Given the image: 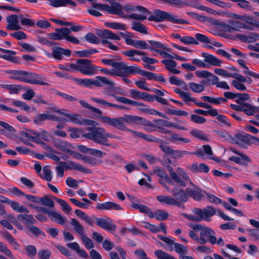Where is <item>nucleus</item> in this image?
Masks as SVG:
<instances>
[{
	"instance_id": "1",
	"label": "nucleus",
	"mask_w": 259,
	"mask_h": 259,
	"mask_svg": "<svg viewBox=\"0 0 259 259\" xmlns=\"http://www.w3.org/2000/svg\"><path fill=\"white\" fill-rule=\"evenodd\" d=\"M94 7L111 14L116 15L120 18L127 19L144 20L150 14L145 8L140 6L126 4L122 6L119 3H112L110 6L106 4H95Z\"/></svg>"
},
{
	"instance_id": "2",
	"label": "nucleus",
	"mask_w": 259,
	"mask_h": 259,
	"mask_svg": "<svg viewBox=\"0 0 259 259\" xmlns=\"http://www.w3.org/2000/svg\"><path fill=\"white\" fill-rule=\"evenodd\" d=\"M135 115L125 114L122 117L117 118H111L106 116L100 117L101 121L104 123L112 126L116 129L124 132L132 133L135 137L142 138L148 142L159 143L160 140L152 135H147L142 132H138L128 128L127 124H134L135 122Z\"/></svg>"
},
{
	"instance_id": "3",
	"label": "nucleus",
	"mask_w": 259,
	"mask_h": 259,
	"mask_svg": "<svg viewBox=\"0 0 259 259\" xmlns=\"http://www.w3.org/2000/svg\"><path fill=\"white\" fill-rule=\"evenodd\" d=\"M89 133H85L83 137L93 141L99 145L115 148L114 146L108 142V139H116L117 137L106 132V130L101 127H92L88 128Z\"/></svg>"
},
{
	"instance_id": "4",
	"label": "nucleus",
	"mask_w": 259,
	"mask_h": 259,
	"mask_svg": "<svg viewBox=\"0 0 259 259\" xmlns=\"http://www.w3.org/2000/svg\"><path fill=\"white\" fill-rule=\"evenodd\" d=\"M81 86L92 88L93 86L104 87V92L111 96H114L115 94L123 95L124 91L118 87H115L113 82H78Z\"/></svg>"
},
{
	"instance_id": "5",
	"label": "nucleus",
	"mask_w": 259,
	"mask_h": 259,
	"mask_svg": "<svg viewBox=\"0 0 259 259\" xmlns=\"http://www.w3.org/2000/svg\"><path fill=\"white\" fill-rule=\"evenodd\" d=\"M190 228L194 231L199 232L201 244L209 242L211 244H215V233L211 228L200 224H191Z\"/></svg>"
},
{
	"instance_id": "6",
	"label": "nucleus",
	"mask_w": 259,
	"mask_h": 259,
	"mask_svg": "<svg viewBox=\"0 0 259 259\" xmlns=\"http://www.w3.org/2000/svg\"><path fill=\"white\" fill-rule=\"evenodd\" d=\"M9 78L21 81H39L42 78L36 73L32 72H26L22 70H10L8 71Z\"/></svg>"
},
{
	"instance_id": "7",
	"label": "nucleus",
	"mask_w": 259,
	"mask_h": 259,
	"mask_svg": "<svg viewBox=\"0 0 259 259\" xmlns=\"http://www.w3.org/2000/svg\"><path fill=\"white\" fill-rule=\"evenodd\" d=\"M74 71L90 76L94 75L98 70V67L92 63V60L85 59H77L74 63Z\"/></svg>"
},
{
	"instance_id": "8",
	"label": "nucleus",
	"mask_w": 259,
	"mask_h": 259,
	"mask_svg": "<svg viewBox=\"0 0 259 259\" xmlns=\"http://www.w3.org/2000/svg\"><path fill=\"white\" fill-rule=\"evenodd\" d=\"M201 56L204 58V61L195 58L192 60V63L199 68H206V63L213 66H222L223 61L218 59L214 56L207 53H202Z\"/></svg>"
},
{
	"instance_id": "9",
	"label": "nucleus",
	"mask_w": 259,
	"mask_h": 259,
	"mask_svg": "<svg viewBox=\"0 0 259 259\" xmlns=\"http://www.w3.org/2000/svg\"><path fill=\"white\" fill-rule=\"evenodd\" d=\"M139 74L146 77L148 80H154L155 81H165L162 74H155L140 69L137 65L129 66L127 73L126 78L130 75Z\"/></svg>"
},
{
	"instance_id": "10",
	"label": "nucleus",
	"mask_w": 259,
	"mask_h": 259,
	"mask_svg": "<svg viewBox=\"0 0 259 259\" xmlns=\"http://www.w3.org/2000/svg\"><path fill=\"white\" fill-rule=\"evenodd\" d=\"M139 74L146 77L148 80H154L155 81H165L162 74H155L140 69L137 65L129 66L127 73L126 78L130 75Z\"/></svg>"
},
{
	"instance_id": "11",
	"label": "nucleus",
	"mask_w": 259,
	"mask_h": 259,
	"mask_svg": "<svg viewBox=\"0 0 259 259\" xmlns=\"http://www.w3.org/2000/svg\"><path fill=\"white\" fill-rule=\"evenodd\" d=\"M214 72L223 77L233 78L237 81H246V78L239 73L238 70L234 66H231L226 69L217 68L214 69Z\"/></svg>"
},
{
	"instance_id": "12",
	"label": "nucleus",
	"mask_w": 259,
	"mask_h": 259,
	"mask_svg": "<svg viewBox=\"0 0 259 259\" xmlns=\"http://www.w3.org/2000/svg\"><path fill=\"white\" fill-rule=\"evenodd\" d=\"M119 34L124 39L126 44L128 45L143 50L148 49L151 51L154 50V48L148 46L145 41L132 39L131 38V33L129 32H126V33L119 32Z\"/></svg>"
},
{
	"instance_id": "13",
	"label": "nucleus",
	"mask_w": 259,
	"mask_h": 259,
	"mask_svg": "<svg viewBox=\"0 0 259 259\" xmlns=\"http://www.w3.org/2000/svg\"><path fill=\"white\" fill-rule=\"evenodd\" d=\"M229 24L227 25L226 28L231 33H233L235 31H240L241 29L254 30V27L250 26V25L238 20H230L229 21Z\"/></svg>"
},
{
	"instance_id": "14",
	"label": "nucleus",
	"mask_w": 259,
	"mask_h": 259,
	"mask_svg": "<svg viewBox=\"0 0 259 259\" xmlns=\"http://www.w3.org/2000/svg\"><path fill=\"white\" fill-rule=\"evenodd\" d=\"M101 62L105 65L110 66L113 68L112 70H116L117 72H122L123 75L126 76V73L128 68V66L125 62H115L112 59H103Z\"/></svg>"
},
{
	"instance_id": "15",
	"label": "nucleus",
	"mask_w": 259,
	"mask_h": 259,
	"mask_svg": "<svg viewBox=\"0 0 259 259\" xmlns=\"http://www.w3.org/2000/svg\"><path fill=\"white\" fill-rule=\"evenodd\" d=\"M192 211L194 213L199 216L201 220L209 221V218L215 213V208L211 206H207L203 209L194 208Z\"/></svg>"
},
{
	"instance_id": "16",
	"label": "nucleus",
	"mask_w": 259,
	"mask_h": 259,
	"mask_svg": "<svg viewBox=\"0 0 259 259\" xmlns=\"http://www.w3.org/2000/svg\"><path fill=\"white\" fill-rule=\"evenodd\" d=\"M171 193L173 195L175 199L177 200L179 203V205H175V206L179 207L182 206L184 208V206L181 205V203H185L188 200L186 190L184 191L181 188L175 187L171 190Z\"/></svg>"
},
{
	"instance_id": "17",
	"label": "nucleus",
	"mask_w": 259,
	"mask_h": 259,
	"mask_svg": "<svg viewBox=\"0 0 259 259\" xmlns=\"http://www.w3.org/2000/svg\"><path fill=\"white\" fill-rule=\"evenodd\" d=\"M189 182L192 187L186 188L187 197H192L196 201L201 200L203 198H204V192L201 191V190L196 185L194 184L191 181Z\"/></svg>"
},
{
	"instance_id": "18",
	"label": "nucleus",
	"mask_w": 259,
	"mask_h": 259,
	"mask_svg": "<svg viewBox=\"0 0 259 259\" xmlns=\"http://www.w3.org/2000/svg\"><path fill=\"white\" fill-rule=\"evenodd\" d=\"M134 123L143 125V129L147 132L152 133L157 131L156 124L142 117L135 116Z\"/></svg>"
},
{
	"instance_id": "19",
	"label": "nucleus",
	"mask_w": 259,
	"mask_h": 259,
	"mask_svg": "<svg viewBox=\"0 0 259 259\" xmlns=\"http://www.w3.org/2000/svg\"><path fill=\"white\" fill-rule=\"evenodd\" d=\"M35 136V132L32 130H27L22 131L20 133V138L21 141L25 144L28 146H32L31 142L36 143L37 139Z\"/></svg>"
},
{
	"instance_id": "20",
	"label": "nucleus",
	"mask_w": 259,
	"mask_h": 259,
	"mask_svg": "<svg viewBox=\"0 0 259 259\" xmlns=\"http://www.w3.org/2000/svg\"><path fill=\"white\" fill-rule=\"evenodd\" d=\"M96 225L106 231H115L116 229V225L110 218H107V219L97 218Z\"/></svg>"
},
{
	"instance_id": "21",
	"label": "nucleus",
	"mask_w": 259,
	"mask_h": 259,
	"mask_svg": "<svg viewBox=\"0 0 259 259\" xmlns=\"http://www.w3.org/2000/svg\"><path fill=\"white\" fill-rule=\"evenodd\" d=\"M96 208L101 210H120L122 209L120 205L112 201L98 203L96 205Z\"/></svg>"
},
{
	"instance_id": "22",
	"label": "nucleus",
	"mask_w": 259,
	"mask_h": 259,
	"mask_svg": "<svg viewBox=\"0 0 259 259\" xmlns=\"http://www.w3.org/2000/svg\"><path fill=\"white\" fill-rule=\"evenodd\" d=\"M68 33H70V30L68 28L64 27L60 29H57L56 32H52L48 34V37L54 40H61L65 39V36Z\"/></svg>"
},
{
	"instance_id": "23",
	"label": "nucleus",
	"mask_w": 259,
	"mask_h": 259,
	"mask_svg": "<svg viewBox=\"0 0 259 259\" xmlns=\"http://www.w3.org/2000/svg\"><path fill=\"white\" fill-rule=\"evenodd\" d=\"M238 64L243 68L242 72L246 77H252L255 80H259V73L254 72L250 70L246 65L244 60L240 59L237 61Z\"/></svg>"
},
{
	"instance_id": "24",
	"label": "nucleus",
	"mask_w": 259,
	"mask_h": 259,
	"mask_svg": "<svg viewBox=\"0 0 259 259\" xmlns=\"http://www.w3.org/2000/svg\"><path fill=\"white\" fill-rule=\"evenodd\" d=\"M8 24L6 28L10 30H18L21 28L19 24L18 17L16 15H12L7 18Z\"/></svg>"
},
{
	"instance_id": "25",
	"label": "nucleus",
	"mask_w": 259,
	"mask_h": 259,
	"mask_svg": "<svg viewBox=\"0 0 259 259\" xmlns=\"http://www.w3.org/2000/svg\"><path fill=\"white\" fill-rule=\"evenodd\" d=\"M97 34L99 36L105 39H110L116 40H119L121 39L120 36V35H119V33L118 34H116L111 30L108 29L99 30L97 32Z\"/></svg>"
},
{
	"instance_id": "26",
	"label": "nucleus",
	"mask_w": 259,
	"mask_h": 259,
	"mask_svg": "<svg viewBox=\"0 0 259 259\" xmlns=\"http://www.w3.org/2000/svg\"><path fill=\"white\" fill-rule=\"evenodd\" d=\"M194 74L198 78L206 79L208 81H218L219 80L218 76L206 70L196 71Z\"/></svg>"
},
{
	"instance_id": "27",
	"label": "nucleus",
	"mask_w": 259,
	"mask_h": 259,
	"mask_svg": "<svg viewBox=\"0 0 259 259\" xmlns=\"http://www.w3.org/2000/svg\"><path fill=\"white\" fill-rule=\"evenodd\" d=\"M224 15L228 17L234 18L236 19L240 20L248 24L251 23V20H253V18L251 16L246 14L240 15L231 12H225Z\"/></svg>"
},
{
	"instance_id": "28",
	"label": "nucleus",
	"mask_w": 259,
	"mask_h": 259,
	"mask_svg": "<svg viewBox=\"0 0 259 259\" xmlns=\"http://www.w3.org/2000/svg\"><path fill=\"white\" fill-rule=\"evenodd\" d=\"M248 135L238 133L232 137V141L231 143L236 144L240 146H243L245 144L248 142Z\"/></svg>"
},
{
	"instance_id": "29",
	"label": "nucleus",
	"mask_w": 259,
	"mask_h": 259,
	"mask_svg": "<svg viewBox=\"0 0 259 259\" xmlns=\"http://www.w3.org/2000/svg\"><path fill=\"white\" fill-rule=\"evenodd\" d=\"M48 215L52 221L61 225H63L66 221L65 217H63L55 210H50Z\"/></svg>"
},
{
	"instance_id": "30",
	"label": "nucleus",
	"mask_w": 259,
	"mask_h": 259,
	"mask_svg": "<svg viewBox=\"0 0 259 259\" xmlns=\"http://www.w3.org/2000/svg\"><path fill=\"white\" fill-rule=\"evenodd\" d=\"M63 55L69 57L71 55V51L60 47H56L53 49L52 51V55L54 58L58 60H61L62 58Z\"/></svg>"
},
{
	"instance_id": "31",
	"label": "nucleus",
	"mask_w": 259,
	"mask_h": 259,
	"mask_svg": "<svg viewBox=\"0 0 259 259\" xmlns=\"http://www.w3.org/2000/svg\"><path fill=\"white\" fill-rule=\"evenodd\" d=\"M188 168L193 172L207 173L209 170V166L204 163L198 164L197 163H193L191 165L188 166Z\"/></svg>"
},
{
	"instance_id": "32",
	"label": "nucleus",
	"mask_w": 259,
	"mask_h": 259,
	"mask_svg": "<svg viewBox=\"0 0 259 259\" xmlns=\"http://www.w3.org/2000/svg\"><path fill=\"white\" fill-rule=\"evenodd\" d=\"M132 207L138 209L141 213H145L151 218L154 217V213L147 206L137 203H132Z\"/></svg>"
},
{
	"instance_id": "33",
	"label": "nucleus",
	"mask_w": 259,
	"mask_h": 259,
	"mask_svg": "<svg viewBox=\"0 0 259 259\" xmlns=\"http://www.w3.org/2000/svg\"><path fill=\"white\" fill-rule=\"evenodd\" d=\"M161 63L163 64L165 68L173 74H179L180 71L176 68L177 63L172 60H162Z\"/></svg>"
},
{
	"instance_id": "34",
	"label": "nucleus",
	"mask_w": 259,
	"mask_h": 259,
	"mask_svg": "<svg viewBox=\"0 0 259 259\" xmlns=\"http://www.w3.org/2000/svg\"><path fill=\"white\" fill-rule=\"evenodd\" d=\"M70 224L72 226L73 230L78 234L80 237L85 234L84 228L77 220L75 218L71 219Z\"/></svg>"
},
{
	"instance_id": "35",
	"label": "nucleus",
	"mask_w": 259,
	"mask_h": 259,
	"mask_svg": "<svg viewBox=\"0 0 259 259\" xmlns=\"http://www.w3.org/2000/svg\"><path fill=\"white\" fill-rule=\"evenodd\" d=\"M55 112L64 115L65 116L68 118V120H66L67 121H71L75 124L81 125L82 118L78 114H67L61 112L60 110H54Z\"/></svg>"
},
{
	"instance_id": "36",
	"label": "nucleus",
	"mask_w": 259,
	"mask_h": 259,
	"mask_svg": "<svg viewBox=\"0 0 259 259\" xmlns=\"http://www.w3.org/2000/svg\"><path fill=\"white\" fill-rule=\"evenodd\" d=\"M156 199L159 202L168 205H179L178 201L171 196L159 195L156 196Z\"/></svg>"
},
{
	"instance_id": "37",
	"label": "nucleus",
	"mask_w": 259,
	"mask_h": 259,
	"mask_svg": "<svg viewBox=\"0 0 259 259\" xmlns=\"http://www.w3.org/2000/svg\"><path fill=\"white\" fill-rule=\"evenodd\" d=\"M156 199L159 202L168 205H179L178 201L171 196L159 195L156 196Z\"/></svg>"
},
{
	"instance_id": "38",
	"label": "nucleus",
	"mask_w": 259,
	"mask_h": 259,
	"mask_svg": "<svg viewBox=\"0 0 259 259\" xmlns=\"http://www.w3.org/2000/svg\"><path fill=\"white\" fill-rule=\"evenodd\" d=\"M166 12L161 10H156L154 14L151 15L148 18L149 21H154L155 22H162L165 20Z\"/></svg>"
},
{
	"instance_id": "39",
	"label": "nucleus",
	"mask_w": 259,
	"mask_h": 259,
	"mask_svg": "<svg viewBox=\"0 0 259 259\" xmlns=\"http://www.w3.org/2000/svg\"><path fill=\"white\" fill-rule=\"evenodd\" d=\"M8 204L11 205L12 209L18 212H29L28 208L24 205H20L18 202L14 201H9Z\"/></svg>"
},
{
	"instance_id": "40",
	"label": "nucleus",
	"mask_w": 259,
	"mask_h": 259,
	"mask_svg": "<svg viewBox=\"0 0 259 259\" xmlns=\"http://www.w3.org/2000/svg\"><path fill=\"white\" fill-rule=\"evenodd\" d=\"M205 82H190L189 83V88L196 93H199L204 91L205 89Z\"/></svg>"
},
{
	"instance_id": "41",
	"label": "nucleus",
	"mask_w": 259,
	"mask_h": 259,
	"mask_svg": "<svg viewBox=\"0 0 259 259\" xmlns=\"http://www.w3.org/2000/svg\"><path fill=\"white\" fill-rule=\"evenodd\" d=\"M74 212L77 217L85 222L89 225L91 226L93 225V219L90 216L88 215L84 211L80 209H76Z\"/></svg>"
},
{
	"instance_id": "42",
	"label": "nucleus",
	"mask_w": 259,
	"mask_h": 259,
	"mask_svg": "<svg viewBox=\"0 0 259 259\" xmlns=\"http://www.w3.org/2000/svg\"><path fill=\"white\" fill-rule=\"evenodd\" d=\"M70 169L77 170L86 174H90L92 170L77 162L69 161Z\"/></svg>"
},
{
	"instance_id": "43",
	"label": "nucleus",
	"mask_w": 259,
	"mask_h": 259,
	"mask_svg": "<svg viewBox=\"0 0 259 259\" xmlns=\"http://www.w3.org/2000/svg\"><path fill=\"white\" fill-rule=\"evenodd\" d=\"M231 150L235 154H236L241 157L240 165L247 166L249 164L251 163V160L250 158L246 155L235 150L234 149H231Z\"/></svg>"
},
{
	"instance_id": "44",
	"label": "nucleus",
	"mask_w": 259,
	"mask_h": 259,
	"mask_svg": "<svg viewBox=\"0 0 259 259\" xmlns=\"http://www.w3.org/2000/svg\"><path fill=\"white\" fill-rule=\"evenodd\" d=\"M55 145L57 148L64 152H70L71 148V144L63 140H59L55 143Z\"/></svg>"
},
{
	"instance_id": "45",
	"label": "nucleus",
	"mask_w": 259,
	"mask_h": 259,
	"mask_svg": "<svg viewBox=\"0 0 259 259\" xmlns=\"http://www.w3.org/2000/svg\"><path fill=\"white\" fill-rule=\"evenodd\" d=\"M0 86L2 88L6 89L9 91V93L12 94H17L19 91L23 90V88L18 84H1Z\"/></svg>"
},
{
	"instance_id": "46",
	"label": "nucleus",
	"mask_w": 259,
	"mask_h": 259,
	"mask_svg": "<svg viewBox=\"0 0 259 259\" xmlns=\"http://www.w3.org/2000/svg\"><path fill=\"white\" fill-rule=\"evenodd\" d=\"M154 172L162 179L165 180L167 183H168L170 184H173V182L170 177L166 174L162 168L157 167L154 170Z\"/></svg>"
},
{
	"instance_id": "47",
	"label": "nucleus",
	"mask_w": 259,
	"mask_h": 259,
	"mask_svg": "<svg viewBox=\"0 0 259 259\" xmlns=\"http://www.w3.org/2000/svg\"><path fill=\"white\" fill-rule=\"evenodd\" d=\"M165 20L175 24H183L187 23L186 21L179 19L175 15L166 12L165 14Z\"/></svg>"
},
{
	"instance_id": "48",
	"label": "nucleus",
	"mask_w": 259,
	"mask_h": 259,
	"mask_svg": "<svg viewBox=\"0 0 259 259\" xmlns=\"http://www.w3.org/2000/svg\"><path fill=\"white\" fill-rule=\"evenodd\" d=\"M190 134L193 137L200 140L208 141L209 140V136L205 134L201 131L197 130H191Z\"/></svg>"
},
{
	"instance_id": "49",
	"label": "nucleus",
	"mask_w": 259,
	"mask_h": 259,
	"mask_svg": "<svg viewBox=\"0 0 259 259\" xmlns=\"http://www.w3.org/2000/svg\"><path fill=\"white\" fill-rule=\"evenodd\" d=\"M35 136L37 140L36 143L40 144H44L45 143L41 140L46 141H49V135L46 131L42 130L41 132H35Z\"/></svg>"
},
{
	"instance_id": "50",
	"label": "nucleus",
	"mask_w": 259,
	"mask_h": 259,
	"mask_svg": "<svg viewBox=\"0 0 259 259\" xmlns=\"http://www.w3.org/2000/svg\"><path fill=\"white\" fill-rule=\"evenodd\" d=\"M132 29L144 34H146L148 33L147 28L145 25L139 22H133L132 23Z\"/></svg>"
},
{
	"instance_id": "51",
	"label": "nucleus",
	"mask_w": 259,
	"mask_h": 259,
	"mask_svg": "<svg viewBox=\"0 0 259 259\" xmlns=\"http://www.w3.org/2000/svg\"><path fill=\"white\" fill-rule=\"evenodd\" d=\"M101 72L103 73L106 75H109L112 76H116L120 77L122 78L124 81H126L125 79L126 78V76L123 75V73L122 72H119L116 71V70H108L105 68H101L100 69Z\"/></svg>"
},
{
	"instance_id": "52",
	"label": "nucleus",
	"mask_w": 259,
	"mask_h": 259,
	"mask_svg": "<svg viewBox=\"0 0 259 259\" xmlns=\"http://www.w3.org/2000/svg\"><path fill=\"white\" fill-rule=\"evenodd\" d=\"M39 176L44 180L50 182L53 178L52 172L48 166H45L42 168V173Z\"/></svg>"
},
{
	"instance_id": "53",
	"label": "nucleus",
	"mask_w": 259,
	"mask_h": 259,
	"mask_svg": "<svg viewBox=\"0 0 259 259\" xmlns=\"http://www.w3.org/2000/svg\"><path fill=\"white\" fill-rule=\"evenodd\" d=\"M169 175L171 179L177 183L180 184L181 186L185 187L186 186L185 182L180 178V177L175 172L172 168L170 167L169 170Z\"/></svg>"
},
{
	"instance_id": "54",
	"label": "nucleus",
	"mask_w": 259,
	"mask_h": 259,
	"mask_svg": "<svg viewBox=\"0 0 259 259\" xmlns=\"http://www.w3.org/2000/svg\"><path fill=\"white\" fill-rule=\"evenodd\" d=\"M154 255L158 259H177L162 250L158 249L154 251Z\"/></svg>"
},
{
	"instance_id": "55",
	"label": "nucleus",
	"mask_w": 259,
	"mask_h": 259,
	"mask_svg": "<svg viewBox=\"0 0 259 259\" xmlns=\"http://www.w3.org/2000/svg\"><path fill=\"white\" fill-rule=\"evenodd\" d=\"M38 203H41L49 207H53L54 206V201L48 195L39 197Z\"/></svg>"
},
{
	"instance_id": "56",
	"label": "nucleus",
	"mask_w": 259,
	"mask_h": 259,
	"mask_svg": "<svg viewBox=\"0 0 259 259\" xmlns=\"http://www.w3.org/2000/svg\"><path fill=\"white\" fill-rule=\"evenodd\" d=\"M105 25L109 28L116 30H125L127 28L126 25L124 24L118 22L106 23Z\"/></svg>"
},
{
	"instance_id": "57",
	"label": "nucleus",
	"mask_w": 259,
	"mask_h": 259,
	"mask_svg": "<svg viewBox=\"0 0 259 259\" xmlns=\"http://www.w3.org/2000/svg\"><path fill=\"white\" fill-rule=\"evenodd\" d=\"M242 112H244L247 115H253L256 111V108L251 106L250 104H244V107Z\"/></svg>"
},
{
	"instance_id": "58",
	"label": "nucleus",
	"mask_w": 259,
	"mask_h": 259,
	"mask_svg": "<svg viewBox=\"0 0 259 259\" xmlns=\"http://www.w3.org/2000/svg\"><path fill=\"white\" fill-rule=\"evenodd\" d=\"M85 39L89 42L93 44H99L100 42V39L92 32L88 33L85 35Z\"/></svg>"
},
{
	"instance_id": "59",
	"label": "nucleus",
	"mask_w": 259,
	"mask_h": 259,
	"mask_svg": "<svg viewBox=\"0 0 259 259\" xmlns=\"http://www.w3.org/2000/svg\"><path fill=\"white\" fill-rule=\"evenodd\" d=\"M116 100L122 103L128 104V105H134V106H141L143 105V103H139L133 100H131L128 98H126L125 97H119L116 98Z\"/></svg>"
},
{
	"instance_id": "60",
	"label": "nucleus",
	"mask_w": 259,
	"mask_h": 259,
	"mask_svg": "<svg viewBox=\"0 0 259 259\" xmlns=\"http://www.w3.org/2000/svg\"><path fill=\"white\" fill-rule=\"evenodd\" d=\"M98 51L96 49H87L82 51H78L76 52V54L79 57H88L91 55L96 53Z\"/></svg>"
},
{
	"instance_id": "61",
	"label": "nucleus",
	"mask_w": 259,
	"mask_h": 259,
	"mask_svg": "<svg viewBox=\"0 0 259 259\" xmlns=\"http://www.w3.org/2000/svg\"><path fill=\"white\" fill-rule=\"evenodd\" d=\"M57 201L61 206L62 210L65 213L68 214L70 213L72 208L67 202L61 199H58Z\"/></svg>"
},
{
	"instance_id": "62",
	"label": "nucleus",
	"mask_w": 259,
	"mask_h": 259,
	"mask_svg": "<svg viewBox=\"0 0 259 259\" xmlns=\"http://www.w3.org/2000/svg\"><path fill=\"white\" fill-rule=\"evenodd\" d=\"M80 237L87 249H90L94 247L93 241L90 238L86 236L85 234L81 236Z\"/></svg>"
},
{
	"instance_id": "63",
	"label": "nucleus",
	"mask_w": 259,
	"mask_h": 259,
	"mask_svg": "<svg viewBox=\"0 0 259 259\" xmlns=\"http://www.w3.org/2000/svg\"><path fill=\"white\" fill-rule=\"evenodd\" d=\"M168 213L164 210H157L154 213V217L158 221H163L166 220L168 217Z\"/></svg>"
},
{
	"instance_id": "64",
	"label": "nucleus",
	"mask_w": 259,
	"mask_h": 259,
	"mask_svg": "<svg viewBox=\"0 0 259 259\" xmlns=\"http://www.w3.org/2000/svg\"><path fill=\"white\" fill-rule=\"evenodd\" d=\"M185 155H189V152L186 150H174L171 157L176 159H180Z\"/></svg>"
}]
</instances>
